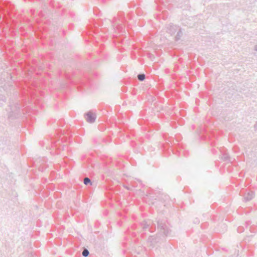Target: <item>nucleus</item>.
Returning <instances> with one entry per match:
<instances>
[{"label": "nucleus", "mask_w": 257, "mask_h": 257, "mask_svg": "<svg viewBox=\"0 0 257 257\" xmlns=\"http://www.w3.org/2000/svg\"><path fill=\"white\" fill-rule=\"evenodd\" d=\"M23 100L11 101L9 102V108L7 109L9 119L19 118L28 112V106Z\"/></svg>", "instance_id": "1"}, {"label": "nucleus", "mask_w": 257, "mask_h": 257, "mask_svg": "<svg viewBox=\"0 0 257 257\" xmlns=\"http://www.w3.org/2000/svg\"><path fill=\"white\" fill-rule=\"evenodd\" d=\"M162 147L164 151H168L169 152L170 150L173 154L176 155H177L178 153L179 155L181 153H183L185 157L188 156L187 152H185L184 149L180 147L178 140H175L172 137L168 138L167 140H166V143L162 145Z\"/></svg>", "instance_id": "2"}, {"label": "nucleus", "mask_w": 257, "mask_h": 257, "mask_svg": "<svg viewBox=\"0 0 257 257\" xmlns=\"http://www.w3.org/2000/svg\"><path fill=\"white\" fill-rule=\"evenodd\" d=\"M124 15L123 12L120 11L118 13L117 17H114L112 21L109 20L114 30H116L119 32H122L123 28L122 24H125L126 22Z\"/></svg>", "instance_id": "3"}, {"label": "nucleus", "mask_w": 257, "mask_h": 257, "mask_svg": "<svg viewBox=\"0 0 257 257\" xmlns=\"http://www.w3.org/2000/svg\"><path fill=\"white\" fill-rule=\"evenodd\" d=\"M65 78L70 80V83L74 84L77 86L78 89H81V88L85 89H88L90 86V81L88 78L85 77L83 78H77L75 79H72L71 77L67 74H65Z\"/></svg>", "instance_id": "4"}, {"label": "nucleus", "mask_w": 257, "mask_h": 257, "mask_svg": "<svg viewBox=\"0 0 257 257\" xmlns=\"http://www.w3.org/2000/svg\"><path fill=\"white\" fill-rule=\"evenodd\" d=\"M167 235H165L162 232H158L155 235L150 236L147 240V243L150 246L154 247L157 244H161L166 239Z\"/></svg>", "instance_id": "5"}, {"label": "nucleus", "mask_w": 257, "mask_h": 257, "mask_svg": "<svg viewBox=\"0 0 257 257\" xmlns=\"http://www.w3.org/2000/svg\"><path fill=\"white\" fill-rule=\"evenodd\" d=\"M139 227V229H141L140 233L142 237H144V234H146V232H144V231L148 230L150 232H153L156 230V224L150 220H144L141 222Z\"/></svg>", "instance_id": "6"}, {"label": "nucleus", "mask_w": 257, "mask_h": 257, "mask_svg": "<svg viewBox=\"0 0 257 257\" xmlns=\"http://www.w3.org/2000/svg\"><path fill=\"white\" fill-rule=\"evenodd\" d=\"M166 222L167 221L165 219H158L157 221V228L159 231V232H162V233L168 235L170 233L171 230L167 226Z\"/></svg>", "instance_id": "7"}, {"label": "nucleus", "mask_w": 257, "mask_h": 257, "mask_svg": "<svg viewBox=\"0 0 257 257\" xmlns=\"http://www.w3.org/2000/svg\"><path fill=\"white\" fill-rule=\"evenodd\" d=\"M84 115L85 119L88 122L92 123L95 121L96 118V114L95 113L93 112L91 110L85 113Z\"/></svg>", "instance_id": "8"}, {"label": "nucleus", "mask_w": 257, "mask_h": 257, "mask_svg": "<svg viewBox=\"0 0 257 257\" xmlns=\"http://www.w3.org/2000/svg\"><path fill=\"white\" fill-rule=\"evenodd\" d=\"M62 142V139H58L55 140L51 139V147L56 150H64V145H61V143Z\"/></svg>", "instance_id": "9"}, {"label": "nucleus", "mask_w": 257, "mask_h": 257, "mask_svg": "<svg viewBox=\"0 0 257 257\" xmlns=\"http://www.w3.org/2000/svg\"><path fill=\"white\" fill-rule=\"evenodd\" d=\"M179 28V27L171 23L167 28V32L171 35H173L176 33Z\"/></svg>", "instance_id": "10"}, {"label": "nucleus", "mask_w": 257, "mask_h": 257, "mask_svg": "<svg viewBox=\"0 0 257 257\" xmlns=\"http://www.w3.org/2000/svg\"><path fill=\"white\" fill-rule=\"evenodd\" d=\"M36 67H38L39 69H42V67L40 66L36 62H35L34 65L29 64L28 66V71L30 73L34 72L36 71Z\"/></svg>", "instance_id": "11"}, {"label": "nucleus", "mask_w": 257, "mask_h": 257, "mask_svg": "<svg viewBox=\"0 0 257 257\" xmlns=\"http://www.w3.org/2000/svg\"><path fill=\"white\" fill-rule=\"evenodd\" d=\"M110 141L111 140L109 138H98L93 139V142L95 144H100L102 142L106 143L107 142H110Z\"/></svg>", "instance_id": "12"}, {"label": "nucleus", "mask_w": 257, "mask_h": 257, "mask_svg": "<svg viewBox=\"0 0 257 257\" xmlns=\"http://www.w3.org/2000/svg\"><path fill=\"white\" fill-rule=\"evenodd\" d=\"M41 161L42 160L40 159L39 160H37L35 162V165L37 167H38V168L40 171L43 172L46 168V166L45 164H43V163L39 164V163H40V161Z\"/></svg>", "instance_id": "13"}, {"label": "nucleus", "mask_w": 257, "mask_h": 257, "mask_svg": "<svg viewBox=\"0 0 257 257\" xmlns=\"http://www.w3.org/2000/svg\"><path fill=\"white\" fill-rule=\"evenodd\" d=\"M221 159L223 161H226L232 163L231 158L230 157L229 155L227 153L224 152L222 153Z\"/></svg>", "instance_id": "14"}, {"label": "nucleus", "mask_w": 257, "mask_h": 257, "mask_svg": "<svg viewBox=\"0 0 257 257\" xmlns=\"http://www.w3.org/2000/svg\"><path fill=\"white\" fill-rule=\"evenodd\" d=\"M159 199L165 202L169 201L170 197L168 195L162 193L159 195Z\"/></svg>", "instance_id": "15"}, {"label": "nucleus", "mask_w": 257, "mask_h": 257, "mask_svg": "<svg viewBox=\"0 0 257 257\" xmlns=\"http://www.w3.org/2000/svg\"><path fill=\"white\" fill-rule=\"evenodd\" d=\"M254 195V193L253 191H249L247 193L246 195L244 197V199L246 201H248L251 200Z\"/></svg>", "instance_id": "16"}, {"label": "nucleus", "mask_w": 257, "mask_h": 257, "mask_svg": "<svg viewBox=\"0 0 257 257\" xmlns=\"http://www.w3.org/2000/svg\"><path fill=\"white\" fill-rule=\"evenodd\" d=\"M176 32H177V35L175 37V40L176 41H178L179 40H180L181 38L183 36V32L182 31V29L179 28Z\"/></svg>", "instance_id": "17"}, {"label": "nucleus", "mask_w": 257, "mask_h": 257, "mask_svg": "<svg viewBox=\"0 0 257 257\" xmlns=\"http://www.w3.org/2000/svg\"><path fill=\"white\" fill-rule=\"evenodd\" d=\"M83 183L86 186H92L93 185V182L88 177H86L85 178H84V179L83 180Z\"/></svg>", "instance_id": "18"}, {"label": "nucleus", "mask_w": 257, "mask_h": 257, "mask_svg": "<svg viewBox=\"0 0 257 257\" xmlns=\"http://www.w3.org/2000/svg\"><path fill=\"white\" fill-rule=\"evenodd\" d=\"M2 91H0V106L3 104L6 100V97L2 94Z\"/></svg>", "instance_id": "19"}, {"label": "nucleus", "mask_w": 257, "mask_h": 257, "mask_svg": "<svg viewBox=\"0 0 257 257\" xmlns=\"http://www.w3.org/2000/svg\"><path fill=\"white\" fill-rule=\"evenodd\" d=\"M138 79L140 81H143L146 78V75L144 73H141L138 75Z\"/></svg>", "instance_id": "20"}, {"label": "nucleus", "mask_w": 257, "mask_h": 257, "mask_svg": "<svg viewBox=\"0 0 257 257\" xmlns=\"http://www.w3.org/2000/svg\"><path fill=\"white\" fill-rule=\"evenodd\" d=\"M136 14L138 16H141L143 15L144 14V12L143 11V10L141 9V8H138L137 9H136Z\"/></svg>", "instance_id": "21"}, {"label": "nucleus", "mask_w": 257, "mask_h": 257, "mask_svg": "<svg viewBox=\"0 0 257 257\" xmlns=\"http://www.w3.org/2000/svg\"><path fill=\"white\" fill-rule=\"evenodd\" d=\"M82 254L83 256L87 257L89 254V252L87 249L84 248L82 251Z\"/></svg>", "instance_id": "22"}, {"label": "nucleus", "mask_w": 257, "mask_h": 257, "mask_svg": "<svg viewBox=\"0 0 257 257\" xmlns=\"http://www.w3.org/2000/svg\"><path fill=\"white\" fill-rule=\"evenodd\" d=\"M244 227L241 226L238 227V228L237 229V232L238 233L242 232L244 231Z\"/></svg>", "instance_id": "23"}, {"label": "nucleus", "mask_w": 257, "mask_h": 257, "mask_svg": "<svg viewBox=\"0 0 257 257\" xmlns=\"http://www.w3.org/2000/svg\"><path fill=\"white\" fill-rule=\"evenodd\" d=\"M39 100L37 98H35V97H34V102L36 103V104L39 105Z\"/></svg>", "instance_id": "24"}, {"label": "nucleus", "mask_w": 257, "mask_h": 257, "mask_svg": "<svg viewBox=\"0 0 257 257\" xmlns=\"http://www.w3.org/2000/svg\"><path fill=\"white\" fill-rule=\"evenodd\" d=\"M66 133V134H67V135H68V136H70V137H71V136H72V132H71V131H68V130H67V131H66V133Z\"/></svg>", "instance_id": "25"}, {"label": "nucleus", "mask_w": 257, "mask_h": 257, "mask_svg": "<svg viewBox=\"0 0 257 257\" xmlns=\"http://www.w3.org/2000/svg\"><path fill=\"white\" fill-rule=\"evenodd\" d=\"M251 223V221L248 220L245 222V227H247V226L249 225Z\"/></svg>", "instance_id": "26"}, {"label": "nucleus", "mask_w": 257, "mask_h": 257, "mask_svg": "<svg viewBox=\"0 0 257 257\" xmlns=\"http://www.w3.org/2000/svg\"><path fill=\"white\" fill-rule=\"evenodd\" d=\"M62 122H63L62 120H59L57 122V124L61 125V126H63Z\"/></svg>", "instance_id": "27"}, {"label": "nucleus", "mask_w": 257, "mask_h": 257, "mask_svg": "<svg viewBox=\"0 0 257 257\" xmlns=\"http://www.w3.org/2000/svg\"><path fill=\"white\" fill-rule=\"evenodd\" d=\"M193 222L195 224H198L199 223V220L198 218H196L194 221Z\"/></svg>", "instance_id": "28"}, {"label": "nucleus", "mask_w": 257, "mask_h": 257, "mask_svg": "<svg viewBox=\"0 0 257 257\" xmlns=\"http://www.w3.org/2000/svg\"><path fill=\"white\" fill-rule=\"evenodd\" d=\"M38 14L40 17H43L44 15L42 12H38Z\"/></svg>", "instance_id": "29"}, {"label": "nucleus", "mask_w": 257, "mask_h": 257, "mask_svg": "<svg viewBox=\"0 0 257 257\" xmlns=\"http://www.w3.org/2000/svg\"><path fill=\"white\" fill-rule=\"evenodd\" d=\"M123 187H125L126 189H127L128 190H131V187H128L127 186H125V185H124Z\"/></svg>", "instance_id": "30"}, {"label": "nucleus", "mask_w": 257, "mask_h": 257, "mask_svg": "<svg viewBox=\"0 0 257 257\" xmlns=\"http://www.w3.org/2000/svg\"><path fill=\"white\" fill-rule=\"evenodd\" d=\"M131 14H132V13H128V15H127V16L128 17V18H129V19H132Z\"/></svg>", "instance_id": "31"}, {"label": "nucleus", "mask_w": 257, "mask_h": 257, "mask_svg": "<svg viewBox=\"0 0 257 257\" xmlns=\"http://www.w3.org/2000/svg\"><path fill=\"white\" fill-rule=\"evenodd\" d=\"M31 13L32 14V15H34V13H35V11L34 10H31Z\"/></svg>", "instance_id": "32"}, {"label": "nucleus", "mask_w": 257, "mask_h": 257, "mask_svg": "<svg viewBox=\"0 0 257 257\" xmlns=\"http://www.w3.org/2000/svg\"><path fill=\"white\" fill-rule=\"evenodd\" d=\"M255 50L257 51V45L255 46Z\"/></svg>", "instance_id": "33"}]
</instances>
